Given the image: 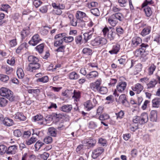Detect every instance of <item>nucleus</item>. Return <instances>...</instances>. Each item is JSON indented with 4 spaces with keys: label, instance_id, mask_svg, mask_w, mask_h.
Returning a JSON list of instances; mask_svg holds the SVG:
<instances>
[{
    "label": "nucleus",
    "instance_id": "f257e3e1",
    "mask_svg": "<svg viewBox=\"0 0 160 160\" xmlns=\"http://www.w3.org/2000/svg\"><path fill=\"white\" fill-rule=\"evenodd\" d=\"M142 40L141 38L138 37H133L132 40L131 46L133 47H136L139 46L140 47L139 49L135 51V54H137V56L144 57L145 55L144 53L147 54L148 53V50L149 47L148 45L147 44L142 43Z\"/></svg>",
    "mask_w": 160,
    "mask_h": 160
},
{
    "label": "nucleus",
    "instance_id": "f03ea898",
    "mask_svg": "<svg viewBox=\"0 0 160 160\" xmlns=\"http://www.w3.org/2000/svg\"><path fill=\"white\" fill-rule=\"evenodd\" d=\"M28 60L29 62V71L32 72L34 70L38 69L40 64L38 63L39 60L38 58L32 55H30L28 57Z\"/></svg>",
    "mask_w": 160,
    "mask_h": 160
},
{
    "label": "nucleus",
    "instance_id": "7ed1b4c3",
    "mask_svg": "<svg viewBox=\"0 0 160 160\" xmlns=\"http://www.w3.org/2000/svg\"><path fill=\"white\" fill-rule=\"evenodd\" d=\"M148 120V116L147 113H142L140 116H136L133 119V122L135 123H138L143 125L147 123Z\"/></svg>",
    "mask_w": 160,
    "mask_h": 160
},
{
    "label": "nucleus",
    "instance_id": "20e7f679",
    "mask_svg": "<svg viewBox=\"0 0 160 160\" xmlns=\"http://www.w3.org/2000/svg\"><path fill=\"white\" fill-rule=\"evenodd\" d=\"M0 94L1 96L8 99L10 102L14 100L15 97L13 95V92L8 88H2L0 89Z\"/></svg>",
    "mask_w": 160,
    "mask_h": 160
},
{
    "label": "nucleus",
    "instance_id": "39448f33",
    "mask_svg": "<svg viewBox=\"0 0 160 160\" xmlns=\"http://www.w3.org/2000/svg\"><path fill=\"white\" fill-rule=\"evenodd\" d=\"M102 31L104 36H106L108 33V39L111 41H113L116 36V33L114 29L111 27L109 29L107 27H105L103 29Z\"/></svg>",
    "mask_w": 160,
    "mask_h": 160
},
{
    "label": "nucleus",
    "instance_id": "423d86ee",
    "mask_svg": "<svg viewBox=\"0 0 160 160\" xmlns=\"http://www.w3.org/2000/svg\"><path fill=\"white\" fill-rule=\"evenodd\" d=\"M106 43L107 40L106 39L100 37L96 38L91 42V44L93 46L102 45L105 44Z\"/></svg>",
    "mask_w": 160,
    "mask_h": 160
},
{
    "label": "nucleus",
    "instance_id": "0eeeda50",
    "mask_svg": "<svg viewBox=\"0 0 160 160\" xmlns=\"http://www.w3.org/2000/svg\"><path fill=\"white\" fill-rule=\"evenodd\" d=\"M118 102L121 103L125 107H128L130 106L129 103L128 101L126 95L124 94H122L119 96Z\"/></svg>",
    "mask_w": 160,
    "mask_h": 160
},
{
    "label": "nucleus",
    "instance_id": "6e6552de",
    "mask_svg": "<svg viewBox=\"0 0 160 160\" xmlns=\"http://www.w3.org/2000/svg\"><path fill=\"white\" fill-rule=\"evenodd\" d=\"M42 39L40 37L39 35L36 34L33 36L29 42V43L30 45L35 46Z\"/></svg>",
    "mask_w": 160,
    "mask_h": 160
},
{
    "label": "nucleus",
    "instance_id": "1a4fd4ad",
    "mask_svg": "<svg viewBox=\"0 0 160 160\" xmlns=\"http://www.w3.org/2000/svg\"><path fill=\"white\" fill-rule=\"evenodd\" d=\"M104 149L102 147H98L93 151L92 157L94 158H96L104 151Z\"/></svg>",
    "mask_w": 160,
    "mask_h": 160
},
{
    "label": "nucleus",
    "instance_id": "9d476101",
    "mask_svg": "<svg viewBox=\"0 0 160 160\" xmlns=\"http://www.w3.org/2000/svg\"><path fill=\"white\" fill-rule=\"evenodd\" d=\"M127 85V83L124 81H121L117 86V89L119 92H123Z\"/></svg>",
    "mask_w": 160,
    "mask_h": 160
},
{
    "label": "nucleus",
    "instance_id": "9b49d317",
    "mask_svg": "<svg viewBox=\"0 0 160 160\" xmlns=\"http://www.w3.org/2000/svg\"><path fill=\"white\" fill-rule=\"evenodd\" d=\"M98 76V72L95 71H92L87 74L86 76L89 80H93Z\"/></svg>",
    "mask_w": 160,
    "mask_h": 160
},
{
    "label": "nucleus",
    "instance_id": "f8f14e48",
    "mask_svg": "<svg viewBox=\"0 0 160 160\" xmlns=\"http://www.w3.org/2000/svg\"><path fill=\"white\" fill-rule=\"evenodd\" d=\"M86 16V14L85 13L79 11H77L75 15L78 22H80L83 21V18L85 17Z\"/></svg>",
    "mask_w": 160,
    "mask_h": 160
},
{
    "label": "nucleus",
    "instance_id": "ddd939ff",
    "mask_svg": "<svg viewBox=\"0 0 160 160\" xmlns=\"http://www.w3.org/2000/svg\"><path fill=\"white\" fill-rule=\"evenodd\" d=\"M92 30H90L89 32H87L83 34L85 42H86L88 41L91 39L93 34L94 29H92Z\"/></svg>",
    "mask_w": 160,
    "mask_h": 160
},
{
    "label": "nucleus",
    "instance_id": "4468645a",
    "mask_svg": "<svg viewBox=\"0 0 160 160\" xmlns=\"http://www.w3.org/2000/svg\"><path fill=\"white\" fill-rule=\"evenodd\" d=\"M108 22L112 27L115 26L118 22L113 14L108 19Z\"/></svg>",
    "mask_w": 160,
    "mask_h": 160
},
{
    "label": "nucleus",
    "instance_id": "2eb2a0df",
    "mask_svg": "<svg viewBox=\"0 0 160 160\" xmlns=\"http://www.w3.org/2000/svg\"><path fill=\"white\" fill-rule=\"evenodd\" d=\"M132 88L133 91L136 92L137 93L139 94L142 90L143 87L140 83H137L134 87H132Z\"/></svg>",
    "mask_w": 160,
    "mask_h": 160
},
{
    "label": "nucleus",
    "instance_id": "dca6fc26",
    "mask_svg": "<svg viewBox=\"0 0 160 160\" xmlns=\"http://www.w3.org/2000/svg\"><path fill=\"white\" fill-rule=\"evenodd\" d=\"M147 5H146L144 6L143 5V3L142 5V8H144L143 10L145 12L146 16L149 17L152 14V12L151 8L148 6Z\"/></svg>",
    "mask_w": 160,
    "mask_h": 160
},
{
    "label": "nucleus",
    "instance_id": "f3484780",
    "mask_svg": "<svg viewBox=\"0 0 160 160\" xmlns=\"http://www.w3.org/2000/svg\"><path fill=\"white\" fill-rule=\"evenodd\" d=\"M17 147L16 145L9 146L7 149V154H14L16 152Z\"/></svg>",
    "mask_w": 160,
    "mask_h": 160
},
{
    "label": "nucleus",
    "instance_id": "a211bd4d",
    "mask_svg": "<svg viewBox=\"0 0 160 160\" xmlns=\"http://www.w3.org/2000/svg\"><path fill=\"white\" fill-rule=\"evenodd\" d=\"M120 49V45L118 43L113 45L112 49L109 51L111 54H116Z\"/></svg>",
    "mask_w": 160,
    "mask_h": 160
},
{
    "label": "nucleus",
    "instance_id": "6ab92c4d",
    "mask_svg": "<svg viewBox=\"0 0 160 160\" xmlns=\"http://www.w3.org/2000/svg\"><path fill=\"white\" fill-rule=\"evenodd\" d=\"M28 45L26 42H24L21 44L17 49L16 52L17 53H19L24 49H27Z\"/></svg>",
    "mask_w": 160,
    "mask_h": 160
},
{
    "label": "nucleus",
    "instance_id": "aec40b11",
    "mask_svg": "<svg viewBox=\"0 0 160 160\" xmlns=\"http://www.w3.org/2000/svg\"><path fill=\"white\" fill-rule=\"evenodd\" d=\"M14 123L13 120L8 118H5L3 121V124L8 127L12 126L14 124Z\"/></svg>",
    "mask_w": 160,
    "mask_h": 160
},
{
    "label": "nucleus",
    "instance_id": "412c9836",
    "mask_svg": "<svg viewBox=\"0 0 160 160\" xmlns=\"http://www.w3.org/2000/svg\"><path fill=\"white\" fill-rule=\"evenodd\" d=\"M150 120L152 122H156L157 119V112L156 110L151 111L150 115Z\"/></svg>",
    "mask_w": 160,
    "mask_h": 160
},
{
    "label": "nucleus",
    "instance_id": "4be33fe9",
    "mask_svg": "<svg viewBox=\"0 0 160 160\" xmlns=\"http://www.w3.org/2000/svg\"><path fill=\"white\" fill-rule=\"evenodd\" d=\"M52 6L54 8L53 11L54 13L58 15H60L62 13V11L58 7L57 4L53 3L52 4Z\"/></svg>",
    "mask_w": 160,
    "mask_h": 160
},
{
    "label": "nucleus",
    "instance_id": "5701e85b",
    "mask_svg": "<svg viewBox=\"0 0 160 160\" xmlns=\"http://www.w3.org/2000/svg\"><path fill=\"white\" fill-rule=\"evenodd\" d=\"M48 134L50 136L56 137L57 136V131L56 128L53 127H50L48 130Z\"/></svg>",
    "mask_w": 160,
    "mask_h": 160
},
{
    "label": "nucleus",
    "instance_id": "b1692460",
    "mask_svg": "<svg viewBox=\"0 0 160 160\" xmlns=\"http://www.w3.org/2000/svg\"><path fill=\"white\" fill-rule=\"evenodd\" d=\"M117 20H118L120 22H122L124 19V17L123 15L120 12H116L113 14Z\"/></svg>",
    "mask_w": 160,
    "mask_h": 160
},
{
    "label": "nucleus",
    "instance_id": "393cba45",
    "mask_svg": "<svg viewBox=\"0 0 160 160\" xmlns=\"http://www.w3.org/2000/svg\"><path fill=\"white\" fill-rule=\"evenodd\" d=\"M72 109V106L71 105H64L60 107V109L61 111L66 112H69Z\"/></svg>",
    "mask_w": 160,
    "mask_h": 160
},
{
    "label": "nucleus",
    "instance_id": "a878e982",
    "mask_svg": "<svg viewBox=\"0 0 160 160\" xmlns=\"http://www.w3.org/2000/svg\"><path fill=\"white\" fill-rule=\"evenodd\" d=\"M68 76L69 78L71 80H77L79 78V75L74 71L69 73Z\"/></svg>",
    "mask_w": 160,
    "mask_h": 160
},
{
    "label": "nucleus",
    "instance_id": "bb28decb",
    "mask_svg": "<svg viewBox=\"0 0 160 160\" xmlns=\"http://www.w3.org/2000/svg\"><path fill=\"white\" fill-rule=\"evenodd\" d=\"M15 118L16 119H18L21 121H25L26 119V117L21 112H18L15 114Z\"/></svg>",
    "mask_w": 160,
    "mask_h": 160
},
{
    "label": "nucleus",
    "instance_id": "cd10ccee",
    "mask_svg": "<svg viewBox=\"0 0 160 160\" xmlns=\"http://www.w3.org/2000/svg\"><path fill=\"white\" fill-rule=\"evenodd\" d=\"M157 81L154 79H152L149 83L147 84V88H152L155 87V85L157 84Z\"/></svg>",
    "mask_w": 160,
    "mask_h": 160
},
{
    "label": "nucleus",
    "instance_id": "c85d7f7f",
    "mask_svg": "<svg viewBox=\"0 0 160 160\" xmlns=\"http://www.w3.org/2000/svg\"><path fill=\"white\" fill-rule=\"evenodd\" d=\"M63 41L64 40L62 38L56 39L54 42V45L55 47L62 46Z\"/></svg>",
    "mask_w": 160,
    "mask_h": 160
},
{
    "label": "nucleus",
    "instance_id": "c756f323",
    "mask_svg": "<svg viewBox=\"0 0 160 160\" xmlns=\"http://www.w3.org/2000/svg\"><path fill=\"white\" fill-rule=\"evenodd\" d=\"M151 32L150 28L149 27H147L144 28L141 32V35L144 36L149 34Z\"/></svg>",
    "mask_w": 160,
    "mask_h": 160
},
{
    "label": "nucleus",
    "instance_id": "7c9ffc66",
    "mask_svg": "<svg viewBox=\"0 0 160 160\" xmlns=\"http://www.w3.org/2000/svg\"><path fill=\"white\" fill-rule=\"evenodd\" d=\"M48 81V77L47 76H45L42 78H38L36 80L37 82H41L43 83H46Z\"/></svg>",
    "mask_w": 160,
    "mask_h": 160
},
{
    "label": "nucleus",
    "instance_id": "2f4dec72",
    "mask_svg": "<svg viewBox=\"0 0 160 160\" xmlns=\"http://www.w3.org/2000/svg\"><path fill=\"white\" fill-rule=\"evenodd\" d=\"M17 74L18 78L20 79L22 78L24 76L23 70L21 68H19L17 70Z\"/></svg>",
    "mask_w": 160,
    "mask_h": 160
},
{
    "label": "nucleus",
    "instance_id": "473e14b6",
    "mask_svg": "<svg viewBox=\"0 0 160 160\" xmlns=\"http://www.w3.org/2000/svg\"><path fill=\"white\" fill-rule=\"evenodd\" d=\"M96 142V140L94 139H90L88 140L87 143L90 147H93L95 146Z\"/></svg>",
    "mask_w": 160,
    "mask_h": 160
},
{
    "label": "nucleus",
    "instance_id": "72a5a7b5",
    "mask_svg": "<svg viewBox=\"0 0 160 160\" xmlns=\"http://www.w3.org/2000/svg\"><path fill=\"white\" fill-rule=\"evenodd\" d=\"M82 52L83 54L87 55H90L92 54V50L89 48H84Z\"/></svg>",
    "mask_w": 160,
    "mask_h": 160
},
{
    "label": "nucleus",
    "instance_id": "f704fd0d",
    "mask_svg": "<svg viewBox=\"0 0 160 160\" xmlns=\"http://www.w3.org/2000/svg\"><path fill=\"white\" fill-rule=\"evenodd\" d=\"M108 90L106 87H101L98 91L99 92L102 94H106L108 92Z\"/></svg>",
    "mask_w": 160,
    "mask_h": 160
},
{
    "label": "nucleus",
    "instance_id": "c9c22d12",
    "mask_svg": "<svg viewBox=\"0 0 160 160\" xmlns=\"http://www.w3.org/2000/svg\"><path fill=\"white\" fill-rule=\"evenodd\" d=\"M9 80V77L8 75L0 74V80L2 82H6Z\"/></svg>",
    "mask_w": 160,
    "mask_h": 160
},
{
    "label": "nucleus",
    "instance_id": "e433bc0d",
    "mask_svg": "<svg viewBox=\"0 0 160 160\" xmlns=\"http://www.w3.org/2000/svg\"><path fill=\"white\" fill-rule=\"evenodd\" d=\"M66 37V34L65 33H59V34L56 35L54 37V39H63L64 40L65 38L64 37Z\"/></svg>",
    "mask_w": 160,
    "mask_h": 160
},
{
    "label": "nucleus",
    "instance_id": "4c0bfd02",
    "mask_svg": "<svg viewBox=\"0 0 160 160\" xmlns=\"http://www.w3.org/2000/svg\"><path fill=\"white\" fill-rule=\"evenodd\" d=\"M7 148L4 145H0V154L3 155L6 152L7 153Z\"/></svg>",
    "mask_w": 160,
    "mask_h": 160
},
{
    "label": "nucleus",
    "instance_id": "58836bf2",
    "mask_svg": "<svg viewBox=\"0 0 160 160\" xmlns=\"http://www.w3.org/2000/svg\"><path fill=\"white\" fill-rule=\"evenodd\" d=\"M36 141V138L32 137L26 141L25 143L28 145H30L34 143Z\"/></svg>",
    "mask_w": 160,
    "mask_h": 160
},
{
    "label": "nucleus",
    "instance_id": "ea45409f",
    "mask_svg": "<svg viewBox=\"0 0 160 160\" xmlns=\"http://www.w3.org/2000/svg\"><path fill=\"white\" fill-rule=\"evenodd\" d=\"M44 47V44L43 43H42L37 46L35 48L37 51H38L40 53H41L43 51Z\"/></svg>",
    "mask_w": 160,
    "mask_h": 160
},
{
    "label": "nucleus",
    "instance_id": "a19ab883",
    "mask_svg": "<svg viewBox=\"0 0 160 160\" xmlns=\"http://www.w3.org/2000/svg\"><path fill=\"white\" fill-rule=\"evenodd\" d=\"M29 31L28 30L23 29L21 32V35L22 36V39H23L25 38L29 34Z\"/></svg>",
    "mask_w": 160,
    "mask_h": 160
},
{
    "label": "nucleus",
    "instance_id": "79ce46f5",
    "mask_svg": "<svg viewBox=\"0 0 160 160\" xmlns=\"http://www.w3.org/2000/svg\"><path fill=\"white\" fill-rule=\"evenodd\" d=\"M90 11L91 13L95 16H98L100 15L99 11L97 8L92 9Z\"/></svg>",
    "mask_w": 160,
    "mask_h": 160
},
{
    "label": "nucleus",
    "instance_id": "37998d69",
    "mask_svg": "<svg viewBox=\"0 0 160 160\" xmlns=\"http://www.w3.org/2000/svg\"><path fill=\"white\" fill-rule=\"evenodd\" d=\"M98 143L102 146H106L107 145V142L106 140L101 138L99 139Z\"/></svg>",
    "mask_w": 160,
    "mask_h": 160
},
{
    "label": "nucleus",
    "instance_id": "c03bdc74",
    "mask_svg": "<svg viewBox=\"0 0 160 160\" xmlns=\"http://www.w3.org/2000/svg\"><path fill=\"white\" fill-rule=\"evenodd\" d=\"M44 142L47 144L51 143L52 141V138L50 136L46 137L43 140Z\"/></svg>",
    "mask_w": 160,
    "mask_h": 160
},
{
    "label": "nucleus",
    "instance_id": "a18cd8bd",
    "mask_svg": "<svg viewBox=\"0 0 160 160\" xmlns=\"http://www.w3.org/2000/svg\"><path fill=\"white\" fill-rule=\"evenodd\" d=\"M8 100L3 98H1L0 102V106L3 107L6 106L8 103Z\"/></svg>",
    "mask_w": 160,
    "mask_h": 160
},
{
    "label": "nucleus",
    "instance_id": "49530a36",
    "mask_svg": "<svg viewBox=\"0 0 160 160\" xmlns=\"http://www.w3.org/2000/svg\"><path fill=\"white\" fill-rule=\"evenodd\" d=\"M109 118V116L107 114H103L100 115L99 118L100 120L104 121L108 119Z\"/></svg>",
    "mask_w": 160,
    "mask_h": 160
},
{
    "label": "nucleus",
    "instance_id": "de8ad7c7",
    "mask_svg": "<svg viewBox=\"0 0 160 160\" xmlns=\"http://www.w3.org/2000/svg\"><path fill=\"white\" fill-rule=\"evenodd\" d=\"M43 117L41 115H37L33 117V120L34 122L38 121H42Z\"/></svg>",
    "mask_w": 160,
    "mask_h": 160
},
{
    "label": "nucleus",
    "instance_id": "09e8293b",
    "mask_svg": "<svg viewBox=\"0 0 160 160\" xmlns=\"http://www.w3.org/2000/svg\"><path fill=\"white\" fill-rule=\"evenodd\" d=\"M1 6L0 10L5 12H7L8 9L10 8V6L8 4H2Z\"/></svg>",
    "mask_w": 160,
    "mask_h": 160
},
{
    "label": "nucleus",
    "instance_id": "8fccbe9b",
    "mask_svg": "<svg viewBox=\"0 0 160 160\" xmlns=\"http://www.w3.org/2000/svg\"><path fill=\"white\" fill-rule=\"evenodd\" d=\"M156 67L153 64L149 68V74L151 75L153 74V72L155 70Z\"/></svg>",
    "mask_w": 160,
    "mask_h": 160
},
{
    "label": "nucleus",
    "instance_id": "3c124183",
    "mask_svg": "<svg viewBox=\"0 0 160 160\" xmlns=\"http://www.w3.org/2000/svg\"><path fill=\"white\" fill-rule=\"evenodd\" d=\"M93 83L95 86V89H96V90L98 91L100 87V86L101 84L100 81L98 79L95 82Z\"/></svg>",
    "mask_w": 160,
    "mask_h": 160
},
{
    "label": "nucleus",
    "instance_id": "603ef678",
    "mask_svg": "<svg viewBox=\"0 0 160 160\" xmlns=\"http://www.w3.org/2000/svg\"><path fill=\"white\" fill-rule=\"evenodd\" d=\"M85 105L89 110H91L93 108V107H94L92 103H91L89 101H87L86 104H85Z\"/></svg>",
    "mask_w": 160,
    "mask_h": 160
},
{
    "label": "nucleus",
    "instance_id": "864d4df0",
    "mask_svg": "<svg viewBox=\"0 0 160 160\" xmlns=\"http://www.w3.org/2000/svg\"><path fill=\"white\" fill-rule=\"evenodd\" d=\"M53 116L55 117L56 118L58 119V120H59L61 119L63 117H65V115L63 113H54L53 114Z\"/></svg>",
    "mask_w": 160,
    "mask_h": 160
},
{
    "label": "nucleus",
    "instance_id": "5fc2aeb1",
    "mask_svg": "<svg viewBox=\"0 0 160 160\" xmlns=\"http://www.w3.org/2000/svg\"><path fill=\"white\" fill-rule=\"evenodd\" d=\"M152 102L153 106V107H158L160 102L158 99L155 98L152 100Z\"/></svg>",
    "mask_w": 160,
    "mask_h": 160
},
{
    "label": "nucleus",
    "instance_id": "6e6d98bb",
    "mask_svg": "<svg viewBox=\"0 0 160 160\" xmlns=\"http://www.w3.org/2000/svg\"><path fill=\"white\" fill-rule=\"evenodd\" d=\"M142 68V65L140 63H138L135 66V70L137 72V73H138L141 71Z\"/></svg>",
    "mask_w": 160,
    "mask_h": 160
},
{
    "label": "nucleus",
    "instance_id": "4d7b16f0",
    "mask_svg": "<svg viewBox=\"0 0 160 160\" xmlns=\"http://www.w3.org/2000/svg\"><path fill=\"white\" fill-rule=\"evenodd\" d=\"M82 39V36L81 35L76 36L75 40L77 44H81Z\"/></svg>",
    "mask_w": 160,
    "mask_h": 160
},
{
    "label": "nucleus",
    "instance_id": "13d9d810",
    "mask_svg": "<svg viewBox=\"0 0 160 160\" xmlns=\"http://www.w3.org/2000/svg\"><path fill=\"white\" fill-rule=\"evenodd\" d=\"M42 2L40 0H34L33 4L36 8L39 7L42 4Z\"/></svg>",
    "mask_w": 160,
    "mask_h": 160
},
{
    "label": "nucleus",
    "instance_id": "bf43d9fd",
    "mask_svg": "<svg viewBox=\"0 0 160 160\" xmlns=\"http://www.w3.org/2000/svg\"><path fill=\"white\" fill-rule=\"evenodd\" d=\"M73 98H76L78 99L80 97V93L79 91H77L76 90H74L73 92Z\"/></svg>",
    "mask_w": 160,
    "mask_h": 160
},
{
    "label": "nucleus",
    "instance_id": "052dcab7",
    "mask_svg": "<svg viewBox=\"0 0 160 160\" xmlns=\"http://www.w3.org/2000/svg\"><path fill=\"white\" fill-rule=\"evenodd\" d=\"M58 47H59L55 50V51L57 52H64L65 48V46L63 45Z\"/></svg>",
    "mask_w": 160,
    "mask_h": 160
},
{
    "label": "nucleus",
    "instance_id": "680f3d73",
    "mask_svg": "<svg viewBox=\"0 0 160 160\" xmlns=\"http://www.w3.org/2000/svg\"><path fill=\"white\" fill-rule=\"evenodd\" d=\"M116 31L118 35L122 34L124 32L123 29L120 27L116 28Z\"/></svg>",
    "mask_w": 160,
    "mask_h": 160
},
{
    "label": "nucleus",
    "instance_id": "e2e57ef3",
    "mask_svg": "<svg viewBox=\"0 0 160 160\" xmlns=\"http://www.w3.org/2000/svg\"><path fill=\"white\" fill-rule=\"evenodd\" d=\"M48 8L47 6H44L39 9L40 11L42 13H46L47 12Z\"/></svg>",
    "mask_w": 160,
    "mask_h": 160
},
{
    "label": "nucleus",
    "instance_id": "0e129e2a",
    "mask_svg": "<svg viewBox=\"0 0 160 160\" xmlns=\"http://www.w3.org/2000/svg\"><path fill=\"white\" fill-rule=\"evenodd\" d=\"M13 134L14 136L17 137H20L22 135L21 132L19 129L15 130L13 132Z\"/></svg>",
    "mask_w": 160,
    "mask_h": 160
},
{
    "label": "nucleus",
    "instance_id": "69168bd1",
    "mask_svg": "<svg viewBox=\"0 0 160 160\" xmlns=\"http://www.w3.org/2000/svg\"><path fill=\"white\" fill-rule=\"evenodd\" d=\"M6 73L7 74H9L11 73L13 71V69L8 66H6L5 68Z\"/></svg>",
    "mask_w": 160,
    "mask_h": 160
},
{
    "label": "nucleus",
    "instance_id": "338daca9",
    "mask_svg": "<svg viewBox=\"0 0 160 160\" xmlns=\"http://www.w3.org/2000/svg\"><path fill=\"white\" fill-rule=\"evenodd\" d=\"M64 41L66 42H71L73 40V38L72 36H66V37H64Z\"/></svg>",
    "mask_w": 160,
    "mask_h": 160
},
{
    "label": "nucleus",
    "instance_id": "774afa93",
    "mask_svg": "<svg viewBox=\"0 0 160 160\" xmlns=\"http://www.w3.org/2000/svg\"><path fill=\"white\" fill-rule=\"evenodd\" d=\"M88 127L90 128L94 129L97 127V125L94 122L91 121L89 123Z\"/></svg>",
    "mask_w": 160,
    "mask_h": 160
}]
</instances>
